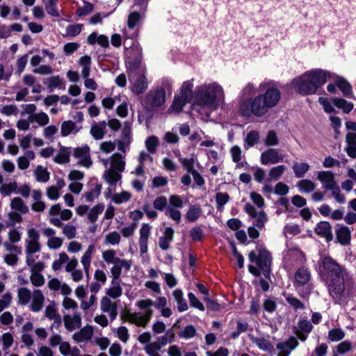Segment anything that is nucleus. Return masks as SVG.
I'll use <instances>...</instances> for the list:
<instances>
[{
  "label": "nucleus",
  "mask_w": 356,
  "mask_h": 356,
  "mask_svg": "<svg viewBox=\"0 0 356 356\" xmlns=\"http://www.w3.org/2000/svg\"><path fill=\"white\" fill-rule=\"evenodd\" d=\"M321 278L325 282L330 295L338 302H346L356 296V284L344 281L346 268L330 256L321 257L316 266Z\"/></svg>",
  "instance_id": "1"
},
{
  "label": "nucleus",
  "mask_w": 356,
  "mask_h": 356,
  "mask_svg": "<svg viewBox=\"0 0 356 356\" xmlns=\"http://www.w3.org/2000/svg\"><path fill=\"white\" fill-rule=\"evenodd\" d=\"M257 88L252 83H248L241 90V95L243 100L240 105V111L243 115L249 116L253 114L256 116H262L268 111L275 107L279 102L281 93L275 86L273 81H264L258 86L260 92H265L253 99H249L256 93Z\"/></svg>",
  "instance_id": "2"
},
{
  "label": "nucleus",
  "mask_w": 356,
  "mask_h": 356,
  "mask_svg": "<svg viewBox=\"0 0 356 356\" xmlns=\"http://www.w3.org/2000/svg\"><path fill=\"white\" fill-rule=\"evenodd\" d=\"M167 305L168 300L164 296L158 297L154 302L150 298L139 300L136 302V306L140 309H144L145 312H127L124 316V321L138 327L145 328L152 318L153 310L151 307L153 305L160 312L163 317L169 318L172 316V309L168 307Z\"/></svg>",
  "instance_id": "3"
},
{
  "label": "nucleus",
  "mask_w": 356,
  "mask_h": 356,
  "mask_svg": "<svg viewBox=\"0 0 356 356\" xmlns=\"http://www.w3.org/2000/svg\"><path fill=\"white\" fill-rule=\"evenodd\" d=\"M224 102L223 88L217 82L204 83L195 88L194 109L200 106L209 111L216 110Z\"/></svg>",
  "instance_id": "4"
},
{
  "label": "nucleus",
  "mask_w": 356,
  "mask_h": 356,
  "mask_svg": "<svg viewBox=\"0 0 356 356\" xmlns=\"http://www.w3.org/2000/svg\"><path fill=\"white\" fill-rule=\"evenodd\" d=\"M249 260L257 264V266L250 265L249 271L254 276L263 274L267 277L270 272L271 257L270 252L261 245H257L256 250L251 251L248 254Z\"/></svg>",
  "instance_id": "5"
},
{
  "label": "nucleus",
  "mask_w": 356,
  "mask_h": 356,
  "mask_svg": "<svg viewBox=\"0 0 356 356\" xmlns=\"http://www.w3.org/2000/svg\"><path fill=\"white\" fill-rule=\"evenodd\" d=\"M125 165V156L121 154L114 153L110 156L109 168L104 172L102 177L111 187L121 180V173L124 170Z\"/></svg>",
  "instance_id": "6"
},
{
  "label": "nucleus",
  "mask_w": 356,
  "mask_h": 356,
  "mask_svg": "<svg viewBox=\"0 0 356 356\" xmlns=\"http://www.w3.org/2000/svg\"><path fill=\"white\" fill-rule=\"evenodd\" d=\"M102 258L106 264L112 265L110 268V274L122 273L123 270L129 271L132 266L131 259L118 257L117 251L113 249H106L102 251Z\"/></svg>",
  "instance_id": "7"
},
{
  "label": "nucleus",
  "mask_w": 356,
  "mask_h": 356,
  "mask_svg": "<svg viewBox=\"0 0 356 356\" xmlns=\"http://www.w3.org/2000/svg\"><path fill=\"white\" fill-rule=\"evenodd\" d=\"M332 74L329 71L316 68L303 73V77L309 79L310 86L304 87L305 91L316 92L317 90L325 83L327 79H331Z\"/></svg>",
  "instance_id": "8"
},
{
  "label": "nucleus",
  "mask_w": 356,
  "mask_h": 356,
  "mask_svg": "<svg viewBox=\"0 0 356 356\" xmlns=\"http://www.w3.org/2000/svg\"><path fill=\"white\" fill-rule=\"evenodd\" d=\"M172 89L171 81L168 79H163L161 86L151 90L147 95V102L148 105L152 108L163 105L165 102V90L172 93Z\"/></svg>",
  "instance_id": "9"
},
{
  "label": "nucleus",
  "mask_w": 356,
  "mask_h": 356,
  "mask_svg": "<svg viewBox=\"0 0 356 356\" xmlns=\"http://www.w3.org/2000/svg\"><path fill=\"white\" fill-rule=\"evenodd\" d=\"M305 261V254L298 248L289 249L284 254V264L289 267L302 265Z\"/></svg>",
  "instance_id": "10"
},
{
  "label": "nucleus",
  "mask_w": 356,
  "mask_h": 356,
  "mask_svg": "<svg viewBox=\"0 0 356 356\" xmlns=\"http://www.w3.org/2000/svg\"><path fill=\"white\" fill-rule=\"evenodd\" d=\"M244 211L250 217L255 218L253 224L256 227L259 229L264 227L266 222L268 221V217L262 209L257 212L256 208L248 202L245 204Z\"/></svg>",
  "instance_id": "11"
},
{
  "label": "nucleus",
  "mask_w": 356,
  "mask_h": 356,
  "mask_svg": "<svg viewBox=\"0 0 356 356\" xmlns=\"http://www.w3.org/2000/svg\"><path fill=\"white\" fill-rule=\"evenodd\" d=\"M129 81L131 83V90L136 94H143L148 87V82L144 74H136L131 72L129 75Z\"/></svg>",
  "instance_id": "12"
},
{
  "label": "nucleus",
  "mask_w": 356,
  "mask_h": 356,
  "mask_svg": "<svg viewBox=\"0 0 356 356\" xmlns=\"http://www.w3.org/2000/svg\"><path fill=\"white\" fill-rule=\"evenodd\" d=\"M73 156L78 160V164L86 168H89L92 165V161L90 156V149L87 145L82 147L74 148Z\"/></svg>",
  "instance_id": "13"
},
{
  "label": "nucleus",
  "mask_w": 356,
  "mask_h": 356,
  "mask_svg": "<svg viewBox=\"0 0 356 356\" xmlns=\"http://www.w3.org/2000/svg\"><path fill=\"white\" fill-rule=\"evenodd\" d=\"M152 227L148 223L142 224L139 229L138 246L140 255L148 252V241L151 236Z\"/></svg>",
  "instance_id": "14"
},
{
  "label": "nucleus",
  "mask_w": 356,
  "mask_h": 356,
  "mask_svg": "<svg viewBox=\"0 0 356 356\" xmlns=\"http://www.w3.org/2000/svg\"><path fill=\"white\" fill-rule=\"evenodd\" d=\"M284 155L280 154L278 149L269 148L261 153L260 161L262 165H273L284 161Z\"/></svg>",
  "instance_id": "15"
},
{
  "label": "nucleus",
  "mask_w": 356,
  "mask_h": 356,
  "mask_svg": "<svg viewBox=\"0 0 356 356\" xmlns=\"http://www.w3.org/2000/svg\"><path fill=\"white\" fill-rule=\"evenodd\" d=\"M40 235L38 230L32 227H28L26 229V238L24 241L25 248L40 250Z\"/></svg>",
  "instance_id": "16"
},
{
  "label": "nucleus",
  "mask_w": 356,
  "mask_h": 356,
  "mask_svg": "<svg viewBox=\"0 0 356 356\" xmlns=\"http://www.w3.org/2000/svg\"><path fill=\"white\" fill-rule=\"evenodd\" d=\"M122 273L111 274V286L106 289V294L108 298L117 299L122 294V288L120 285V276Z\"/></svg>",
  "instance_id": "17"
},
{
  "label": "nucleus",
  "mask_w": 356,
  "mask_h": 356,
  "mask_svg": "<svg viewBox=\"0 0 356 356\" xmlns=\"http://www.w3.org/2000/svg\"><path fill=\"white\" fill-rule=\"evenodd\" d=\"M298 344L297 339L294 337H291L286 341L277 343L276 348L278 350L277 356H289Z\"/></svg>",
  "instance_id": "18"
},
{
  "label": "nucleus",
  "mask_w": 356,
  "mask_h": 356,
  "mask_svg": "<svg viewBox=\"0 0 356 356\" xmlns=\"http://www.w3.org/2000/svg\"><path fill=\"white\" fill-rule=\"evenodd\" d=\"M317 179L322 184L323 188L325 190L333 188L337 184L334 174L330 170L319 171L317 174Z\"/></svg>",
  "instance_id": "19"
},
{
  "label": "nucleus",
  "mask_w": 356,
  "mask_h": 356,
  "mask_svg": "<svg viewBox=\"0 0 356 356\" xmlns=\"http://www.w3.org/2000/svg\"><path fill=\"white\" fill-rule=\"evenodd\" d=\"M100 309L103 312L107 313L112 321L115 319L117 317V304L113 302L110 298L107 296H104L100 300Z\"/></svg>",
  "instance_id": "20"
},
{
  "label": "nucleus",
  "mask_w": 356,
  "mask_h": 356,
  "mask_svg": "<svg viewBox=\"0 0 356 356\" xmlns=\"http://www.w3.org/2000/svg\"><path fill=\"white\" fill-rule=\"evenodd\" d=\"M63 322L65 328L69 332L80 328L81 326V316L79 312H75L72 315H64Z\"/></svg>",
  "instance_id": "21"
},
{
  "label": "nucleus",
  "mask_w": 356,
  "mask_h": 356,
  "mask_svg": "<svg viewBox=\"0 0 356 356\" xmlns=\"http://www.w3.org/2000/svg\"><path fill=\"white\" fill-rule=\"evenodd\" d=\"M95 252V246L94 244H90L88 246L86 251L83 252L81 257V264L83 266V269L86 275L90 273V269L91 267V262L92 256Z\"/></svg>",
  "instance_id": "22"
},
{
  "label": "nucleus",
  "mask_w": 356,
  "mask_h": 356,
  "mask_svg": "<svg viewBox=\"0 0 356 356\" xmlns=\"http://www.w3.org/2000/svg\"><path fill=\"white\" fill-rule=\"evenodd\" d=\"M94 333V328L92 325H86L79 331L72 335V339L76 343L86 342L91 339Z\"/></svg>",
  "instance_id": "23"
},
{
  "label": "nucleus",
  "mask_w": 356,
  "mask_h": 356,
  "mask_svg": "<svg viewBox=\"0 0 356 356\" xmlns=\"http://www.w3.org/2000/svg\"><path fill=\"white\" fill-rule=\"evenodd\" d=\"M174 229L170 227L164 229L163 234L159 238V248L163 250H167L170 248V243L173 241Z\"/></svg>",
  "instance_id": "24"
},
{
  "label": "nucleus",
  "mask_w": 356,
  "mask_h": 356,
  "mask_svg": "<svg viewBox=\"0 0 356 356\" xmlns=\"http://www.w3.org/2000/svg\"><path fill=\"white\" fill-rule=\"evenodd\" d=\"M30 309L33 312H40L44 304V296L39 289L34 290L31 298Z\"/></svg>",
  "instance_id": "25"
},
{
  "label": "nucleus",
  "mask_w": 356,
  "mask_h": 356,
  "mask_svg": "<svg viewBox=\"0 0 356 356\" xmlns=\"http://www.w3.org/2000/svg\"><path fill=\"white\" fill-rule=\"evenodd\" d=\"M315 232L318 236L324 237L327 241L332 240V227L328 222L322 221L318 223L315 227Z\"/></svg>",
  "instance_id": "26"
},
{
  "label": "nucleus",
  "mask_w": 356,
  "mask_h": 356,
  "mask_svg": "<svg viewBox=\"0 0 356 356\" xmlns=\"http://www.w3.org/2000/svg\"><path fill=\"white\" fill-rule=\"evenodd\" d=\"M190 100L179 95L178 94L175 95L174 100L172 105L168 109L169 114H179L182 111L186 104L189 102Z\"/></svg>",
  "instance_id": "27"
},
{
  "label": "nucleus",
  "mask_w": 356,
  "mask_h": 356,
  "mask_svg": "<svg viewBox=\"0 0 356 356\" xmlns=\"http://www.w3.org/2000/svg\"><path fill=\"white\" fill-rule=\"evenodd\" d=\"M309 85L310 83L309 79L307 80V79L304 78L303 74L299 76L296 77L292 81V86L300 94L302 95H312L316 92L305 91L303 89L304 87L310 86Z\"/></svg>",
  "instance_id": "28"
},
{
  "label": "nucleus",
  "mask_w": 356,
  "mask_h": 356,
  "mask_svg": "<svg viewBox=\"0 0 356 356\" xmlns=\"http://www.w3.org/2000/svg\"><path fill=\"white\" fill-rule=\"evenodd\" d=\"M81 129V125L78 124L72 120L64 121L60 127V134L62 136H67L70 134H76Z\"/></svg>",
  "instance_id": "29"
},
{
  "label": "nucleus",
  "mask_w": 356,
  "mask_h": 356,
  "mask_svg": "<svg viewBox=\"0 0 356 356\" xmlns=\"http://www.w3.org/2000/svg\"><path fill=\"white\" fill-rule=\"evenodd\" d=\"M336 236L340 244L348 245L350 244L351 239V231L349 227L343 225L337 229Z\"/></svg>",
  "instance_id": "30"
},
{
  "label": "nucleus",
  "mask_w": 356,
  "mask_h": 356,
  "mask_svg": "<svg viewBox=\"0 0 356 356\" xmlns=\"http://www.w3.org/2000/svg\"><path fill=\"white\" fill-rule=\"evenodd\" d=\"M106 122L101 121L98 123H94L90 128V134L95 140H101L106 134Z\"/></svg>",
  "instance_id": "31"
},
{
  "label": "nucleus",
  "mask_w": 356,
  "mask_h": 356,
  "mask_svg": "<svg viewBox=\"0 0 356 356\" xmlns=\"http://www.w3.org/2000/svg\"><path fill=\"white\" fill-rule=\"evenodd\" d=\"M43 82L49 91H53L56 88L61 90L65 89V83L58 76H53L46 78L44 79Z\"/></svg>",
  "instance_id": "32"
},
{
  "label": "nucleus",
  "mask_w": 356,
  "mask_h": 356,
  "mask_svg": "<svg viewBox=\"0 0 356 356\" xmlns=\"http://www.w3.org/2000/svg\"><path fill=\"white\" fill-rule=\"evenodd\" d=\"M35 154L33 150H27L24 155L19 156L17 160V166L22 170H26L30 165V161L34 160Z\"/></svg>",
  "instance_id": "33"
},
{
  "label": "nucleus",
  "mask_w": 356,
  "mask_h": 356,
  "mask_svg": "<svg viewBox=\"0 0 356 356\" xmlns=\"http://www.w3.org/2000/svg\"><path fill=\"white\" fill-rule=\"evenodd\" d=\"M172 296L177 302V310L184 312L188 309V304L184 298V293L181 289H177L172 291Z\"/></svg>",
  "instance_id": "34"
},
{
  "label": "nucleus",
  "mask_w": 356,
  "mask_h": 356,
  "mask_svg": "<svg viewBox=\"0 0 356 356\" xmlns=\"http://www.w3.org/2000/svg\"><path fill=\"white\" fill-rule=\"evenodd\" d=\"M79 65L81 67V75L83 78L90 76L91 71L92 60L90 56H81L78 60Z\"/></svg>",
  "instance_id": "35"
},
{
  "label": "nucleus",
  "mask_w": 356,
  "mask_h": 356,
  "mask_svg": "<svg viewBox=\"0 0 356 356\" xmlns=\"http://www.w3.org/2000/svg\"><path fill=\"white\" fill-rule=\"evenodd\" d=\"M294 277L296 284L304 285L309 281L311 274L307 268L302 267L297 270Z\"/></svg>",
  "instance_id": "36"
},
{
  "label": "nucleus",
  "mask_w": 356,
  "mask_h": 356,
  "mask_svg": "<svg viewBox=\"0 0 356 356\" xmlns=\"http://www.w3.org/2000/svg\"><path fill=\"white\" fill-rule=\"evenodd\" d=\"M72 152L70 148L61 147L57 154L54 158V161L58 164H65L70 162V156Z\"/></svg>",
  "instance_id": "37"
},
{
  "label": "nucleus",
  "mask_w": 356,
  "mask_h": 356,
  "mask_svg": "<svg viewBox=\"0 0 356 356\" xmlns=\"http://www.w3.org/2000/svg\"><path fill=\"white\" fill-rule=\"evenodd\" d=\"M23 83L27 86L32 87L33 93H40L42 90V86L36 82V78L31 74H25L22 79Z\"/></svg>",
  "instance_id": "38"
},
{
  "label": "nucleus",
  "mask_w": 356,
  "mask_h": 356,
  "mask_svg": "<svg viewBox=\"0 0 356 356\" xmlns=\"http://www.w3.org/2000/svg\"><path fill=\"white\" fill-rule=\"evenodd\" d=\"M193 79L186 81L182 83L178 95L191 101L193 97Z\"/></svg>",
  "instance_id": "39"
},
{
  "label": "nucleus",
  "mask_w": 356,
  "mask_h": 356,
  "mask_svg": "<svg viewBox=\"0 0 356 356\" xmlns=\"http://www.w3.org/2000/svg\"><path fill=\"white\" fill-rule=\"evenodd\" d=\"M309 168V165L305 162H294L292 166L295 177L297 178L303 177Z\"/></svg>",
  "instance_id": "40"
},
{
  "label": "nucleus",
  "mask_w": 356,
  "mask_h": 356,
  "mask_svg": "<svg viewBox=\"0 0 356 356\" xmlns=\"http://www.w3.org/2000/svg\"><path fill=\"white\" fill-rule=\"evenodd\" d=\"M59 351L63 356H76L80 353V350L76 346L72 347L67 341H63L60 344Z\"/></svg>",
  "instance_id": "41"
},
{
  "label": "nucleus",
  "mask_w": 356,
  "mask_h": 356,
  "mask_svg": "<svg viewBox=\"0 0 356 356\" xmlns=\"http://www.w3.org/2000/svg\"><path fill=\"white\" fill-rule=\"evenodd\" d=\"M45 316L49 320H54V324L59 326L61 323V318L58 314L57 309L54 305H49L45 309Z\"/></svg>",
  "instance_id": "42"
},
{
  "label": "nucleus",
  "mask_w": 356,
  "mask_h": 356,
  "mask_svg": "<svg viewBox=\"0 0 356 356\" xmlns=\"http://www.w3.org/2000/svg\"><path fill=\"white\" fill-rule=\"evenodd\" d=\"M121 241V236L120 233L116 231H113L107 233L104 239V243L106 245L115 246L118 245Z\"/></svg>",
  "instance_id": "43"
},
{
  "label": "nucleus",
  "mask_w": 356,
  "mask_h": 356,
  "mask_svg": "<svg viewBox=\"0 0 356 356\" xmlns=\"http://www.w3.org/2000/svg\"><path fill=\"white\" fill-rule=\"evenodd\" d=\"M10 207L20 213L25 214L29 212V207L20 197H14L10 202Z\"/></svg>",
  "instance_id": "44"
},
{
  "label": "nucleus",
  "mask_w": 356,
  "mask_h": 356,
  "mask_svg": "<svg viewBox=\"0 0 356 356\" xmlns=\"http://www.w3.org/2000/svg\"><path fill=\"white\" fill-rule=\"evenodd\" d=\"M250 339L252 342L262 350L270 351L273 348L271 342L267 339L254 337H252Z\"/></svg>",
  "instance_id": "45"
},
{
  "label": "nucleus",
  "mask_w": 356,
  "mask_h": 356,
  "mask_svg": "<svg viewBox=\"0 0 356 356\" xmlns=\"http://www.w3.org/2000/svg\"><path fill=\"white\" fill-rule=\"evenodd\" d=\"M104 209V205L103 204H98L95 205L92 208L88 210V219L90 222L95 223L99 214H101Z\"/></svg>",
  "instance_id": "46"
},
{
  "label": "nucleus",
  "mask_w": 356,
  "mask_h": 356,
  "mask_svg": "<svg viewBox=\"0 0 356 356\" xmlns=\"http://www.w3.org/2000/svg\"><path fill=\"white\" fill-rule=\"evenodd\" d=\"M297 187L301 193H309L315 189L316 184L309 179H303L297 183Z\"/></svg>",
  "instance_id": "47"
},
{
  "label": "nucleus",
  "mask_w": 356,
  "mask_h": 356,
  "mask_svg": "<svg viewBox=\"0 0 356 356\" xmlns=\"http://www.w3.org/2000/svg\"><path fill=\"white\" fill-rule=\"evenodd\" d=\"M34 175L38 182L46 183L49 179V172L47 169L42 165H38L34 170Z\"/></svg>",
  "instance_id": "48"
},
{
  "label": "nucleus",
  "mask_w": 356,
  "mask_h": 356,
  "mask_svg": "<svg viewBox=\"0 0 356 356\" xmlns=\"http://www.w3.org/2000/svg\"><path fill=\"white\" fill-rule=\"evenodd\" d=\"M47 13L53 17H59L60 13L57 8L58 0H42Z\"/></svg>",
  "instance_id": "49"
},
{
  "label": "nucleus",
  "mask_w": 356,
  "mask_h": 356,
  "mask_svg": "<svg viewBox=\"0 0 356 356\" xmlns=\"http://www.w3.org/2000/svg\"><path fill=\"white\" fill-rule=\"evenodd\" d=\"M31 296L32 293L29 289L21 287L18 289L17 298L18 302L20 305H27L30 302Z\"/></svg>",
  "instance_id": "50"
},
{
  "label": "nucleus",
  "mask_w": 356,
  "mask_h": 356,
  "mask_svg": "<svg viewBox=\"0 0 356 356\" xmlns=\"http://www.w3.org/2000/svg\"><path fill=\"white\" fill-rule=\"evenodd\" d=\"M144 13H140L137 11H133L129 13L127 19V26L129 29H133L136 27L140 21L143 19Z\"/></svg>",
  "instance_id": "51"
},
{
  "label": "nucleus",
  "mask_w": 356,
  "mask_h": 356,
  "mask_svg": "<svg viewBox=\"0 0 356 356\" xmlns=\"http://www.w3.org/2000/svg\"><path fill=\"white\" fill-rule=\"evenodd\" d=\"M197 333L195 327L192 325L185 326L179 332V337L181 339L188 340L193 338Z\"/></svg>",
  "instance_id": "52"
},
{
  "label": "nucleus",
  "mask_w": 356,
  "mask_h": 356,
  "mask_svg": "<svg viewBox=\"0 0 356 356\" xmlns=\"http://www.w3.org/2000/svg\"><path fill=\"white\" fill-rule=\"evenodd\" d=\"M14 343V337L10 332L3 333L0 339V343L3 351L8 350Z\"/></svg>",
  "instance_id": "53"
},
{
  "label": "nucleus",
  "mask_w": 356,
  "mask_h": 356,
  "mask_svg": "<svg viewBox=\"0 0 356 356\" xmlns=\"http://www.w3.org/2000/svg\"><path fill=\"white\" fill-rule=\"evenodd\" d=\"M286 170V167L284 165H277L270 169L268 176L271 180H278Z\"/></svg>",
  "instance_id": "54"
},
{
  "label": "nucleus",
  "mask_w": 356,
  "mask_h": 356,
  "mask_svg": "<svg viewBox=\"0 0 356 356\" xmlns=\"http://www.w3.org/2000/svg\"><path fill=\"white\" fill-rule=\"evenodd\" d=\"M332 101L335 106L341 108L346 113H348L353 108V104L343 99L334 98Z\"/></svg>",
  "instance_id": "55"
},
{
  "label": "nucleus",
  "mask_w": 356,
  "mask_h": 356,
  "mask_svg": "<svg viewBox=\"0 0 356 356\" xmlns=\"http://www.w3.org/2000/svg\"><path fill=\"white\" fill-rule=\"evenodd\" d=\"M259 133L256 131H251L247 134V136L245 139L244 147L245 149H249L250 147H252L257 144L259 141Z\"/></svg>",
  "instance_id": "56"
},
{
  "label": "nucleus",
  "mask_w": 356,
  "mask_h": 356,
  "mask_svg": "<svg viewBox=\"0 0 356 356\" xmlns=\"http://www.w3.org/2000/svg\"><path fill=\"white\" fill-rule=\"evenodd\" d=\"M131 197V194L127 191H122L121 193H114L111 196L112 201L117 204H122L128 202Z\"/></svg>",
  "instance_id": "57"
},
{
  "label": "nucleus",
  "mask_w": 356,
  "mask_h": 356,
  "mask_svg": "<svg viewBox=\"0 0 356 356\" xmlns=\"http://www.w3.org/2000/svg\"><path fill=\"white\" fill-rule=\"evenodd\" d=\"M229 200V196L227 193H217L216 195V208L218 211H222L224 206Z\"/></svg>",
  "instance_id": "58"
},
{
  "label": "nucleus",
  "mask_w": 356,
  "mask_h": 356,
  "mask_svg": "<svg viewBox=\"0 0 356 356\" xmlns=\"http://www.w3.org/2000/svg\"><path fill=\"white\" fill-rule=\"evenodd\" d=\"M62 233L67 239H73L77 234L76 227L70 223L64 225L62 227Z\"/></svg>",
  "instance_id": "59"
},
{
  "label": "nucleus",
  "mask_w": 356,
  "mask_h": 356,
  "mask_svg": "<svg viewBox=\"0 0 356 356\" xmlns=\"http://www.w3.org/2000/svg\"><path fill=\"white\" fill-rule=\"evenodd\" d=\"M23 218L20 213L11 211L8 213V220L6 222L8 227H15L16 224H19L22 222Z\"/></svg>",
  "instance_id": "60"
},
{
  "label": "nucleus",
  "mask_w": 356,
  "mask_h": 356,
  "mask_svg": "<svg viewBox=\"0 0 356 356\" xmlns=\"http://www.w3.org/2000/svg\"><path fill=\"white\" fill-rule=\"evenodd\" d=\"M32 121L37 122L40 126L44 127L49 122L48 115L44 112L34 113L31 115Z\"/></svg>",
  "instance_id": "61"
},
{
  "label": "nucleus",
  "mask_w": 356,
  "mask_h": 356,
  "mask_svg": "<svg viewBox=\"0 0 356 356\" xmlns=\"http://www.w3.org/2000/svg\"><path fill=\"white\" fill-rule=\"evenodd\" d=\"M17 189V184L16 182H10L0 186V193L3 196H8L12 194L13 193H16Z\"/></svg>",
  "instance_id": "62"
},
{
  "label": "nucleus",
  "mask_w": 356,
  "mask_h": 356,
  "mask_svg": "<svg viewBox=\"0 0 356 356\" xmlns=\"http://www.w3.org/2000/svg\"><path fill=\"white\" fill-rule=\"evenodd\" d=\"M202 210L198 206H192L186 213V219L190 222L196 220L201 215Z\"/></svg>",
  "instance_id": "63"
},
{
  "label": "nucleus",
  "mask_w": 356,
  "mask_h": 356,
  "mask_svg": "<svg viewBox=\"0 0 356 356\" xmlns=\"http://www.w3.org/2000/svg\"><path fill=\"white\" fill-rule=\"evenodd\" d=\"M161 348L155 342L148 343L144 348L145 353L149 356H161L159 351Z\"/></svg>",
  "instance_id": "64"
}]
</instances>
